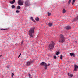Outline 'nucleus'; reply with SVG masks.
Wrapping results in <instances>:
<instances>
[{
	"label": "nucleus",
	"mask_w": 78,
	"mask_h": 78,
	"mask_svg": "<svg viewBox=\"0 0 78 78\" xmlns=\"http://www.w3.org/2000/svg\"><path fill=\"white\" fill-rule=\"evenodd\" d=\"M35 29V28L34 27L30 29L29 31V34L30 37H33V33H34Z\"/></svg>",
	"instance_id": "obj_1"
},
{
	"label": "nucleus",
	"mask_w": 78,
	"mask_h": 78,
	"mask_svg": "<svg viewBox=\"0 0 78 78\" xmlns=\"http://www.w3.org/2000/svg\"><path fill=\"white\" fill-rule=\"evenodd\" d=\"M65 41V37L62 35V34L60 35V39L59 40L60 43H63Z\"/></svg>",
	"instance_id": "obj_2"
},
{
	"label": "nucleus",
	"mask_w": 78,
	"mask_h": 78,
	"mask_svg": "<svg viewBox=\"0 0 78 78\" xmlns=\"http://www.w3.org/2000/svg\"><path fill=\"white\" fill-rule=\"evenodd\" d=\"M54 45L55 43L54 42H51L49 45L48 48L50 50H52L54 48Z\"/></svg>",
	"instance_id": "obj_3"
},
{
	"label": "nucleus",
	"mask_w": 78,
	"mask_h": 78,
	"mask_svg": "<svg viewBox=\"0 0 78 78\" xmlns=\"http://www.w3.org/2000/svg\"><path fill=\"white\" fill-rule=\"evenodd\" d=\"M30 5V1L28 0H27L25 2V6L26 7Z\"/></svg>",
	"instance_id": "obj_4"
},
{
	"label": "nucleus",
	"mask_w": 78,
	"mask_h": 78,
	"mask_svg": "<svg viewBox=\"0 0 78 78\" xmlns=\"http://www.w3.org/2000/svg\"><path fill=\"white\" fill-rule=\"evenodd\" d=\"M34 62L33 61H28L26 63L27 66H30V64H32V63Z\"/></svg>",
	"instance_id": "obj_5"
},
{
	"label": "nucleus",
	"mask_w": 78,
	"mask_h": 78,
	"mask_svg": "<svg viewBox=\"0 0 78 78\" xmlns=\"http://www.w3.org/2000/svg\"><path fill=\"white\" fill-rule=\"evenodd\" d=\"M18 3L20 5H22L23 4V1L22 0H19L18 1Z\"/></svg>",
	"instance_id": "obj_6"
},
{
	"label": "nucleus",
	"mask_w": 78,
	"mask_h": 78,
	"mask_svg": "<svg viewBox=\"0 0 78 78\" xmlns=\"http://www.w3.org/2000/svg\"><path fill=\"white\" fill-rule=\"evenodd\" d=\"M75 69L74 71L76 72L77 71V69H78V66L76 65H74Z\"/></svg>",
	"instance_id": "obj_7"
},
{
	"label": "nucleus",
	"mask_w": 78,
	"mask_h": 78,
	"mask_svg": "<svg viewBox=\"0 0 78 78\" xmlns=\"http://www.w3.org/2000/svg\"><path fill=\"white\" fill-rule=\"evenodd\" d=\"M71 28V27L70 26H67L66 27H65V29H66V30H69V29H70Z\"/></svg>",
	"instance_id": "obj_8"
},
{
	"label": "nucleus",
	"mask_w": 78,
	"mask_h": 78,
	"mask_svg": "<svg viewBox=\"0 0 78 78\" xmlns=\"http://www.w3.org/2000/svg\"><path fill=\"white\" fill-rule=\"evenodd\" d=\"M70 56H73L74 57H75V55L74 53H70Z\"/></svg>",
	"instance_id": "obj_9"
},
{
	"label": "nucleus",
	"mask_w": 78,
	"mask_h": 78,
	"mask_svg": "<svg viewBox=\"0 0 78 78\" xmlns=\"http://www.w3.org/2000/svg\"><path fill=\"white\" fill-rule=\"evenodd\" d=\"M15 1L16 0H13L12 1H10V2L11 4H13L14 3H15Z\"/></svg>",
	"instance_id": "obj_10"
},
{
	"label": "nucleus",
	"mask_w": 78,
	"mask_h": 78,
	"mask_svg": "<svg viewBox=\"0 0 78 78\" xmlns=\"http://www.w3.org/2000/svg\"><path fill=\"white\" fill-rule=\"evenodd\" d=\"M66 12V10H65V8H64L62 10V13L63 14L65 13Z\"/></svg>",
	"instance_id": "obj_11"
},
{
	"label": "nucleus",
	"mask_w": 78,
	"mask_h": 78,
	"mask_svg": "<svg viewBox=\"0 0 78 78\" xmlns=\"http://www.w3.org/2000/svg\"><path fill=\"white\" fill-rule=\"evenodd\" d=\"M48 25L49 27H51L52 26L53 24L52 23H48Z\"/></svg>",
	"instance_id": "obj_12"
},
{
	"label": "nucleus",
	"mask_w": 78,
	"mask_h": 78,
	"mask_svg": "<svg viewBox=\"0 0 78 78\" xmlns=\"http://www.w3.org/2000/svg\"><path fill=\"white\" fill-rule=\"evenodd\" d=\"M40 20V19L38 17H37L35 18V20L36 21H38Z\"/></svg>",
	"instance_id": "obj_13"
},
{
	"label": "nucleus",
	"mask_w": 78,
	"mask_h": 78,
	"mask_svg": "<svg viewBox=\"0 0 78 78\" xmlns=\"http://www.w3.org/2000/svg\"><path fill=\"white\" fill-rule=\"evenodd\" d=\"M45 64H46L45 63V62H42L40 64L41 65V66H44L45 65Z\"/></svg>",
	"instance_id": "obj_14"
},
{
	"label": "nucleus",
	"mask_w": 78,
	"mask_h": 78,
	"mask_svg": "<svg viewBox=\"0 0 78 78\" xmlns=\"http://www.w3.org/2000/svg\"><path fill=\"white\" fill-rule=\"evenodd\" d=\"M44 66H45V70L47 69V65L46 63V64H45V65H44Z\"/></svg>",
	"instance_id": "obj_15"
},
{
	"label": "nucleus",
	"mask_w": 78,
	"mask_h": 78,
	"mask_svg": "<svg viewBox=\"0 0 78 78\" xmlns=\"http://www.w3.org/2000/svg\"><path fill=\"white\" fill-rule=\"evenodd\" d=\"M30 20H31L34 22H35V20H34L33 19V17H30Z\"/></svg>",
	"instance_id": "obj_16"
},
{
	"label": "nucleus",
	"mask_w": 78,
	"mask_h": 78,
	"mask_svg": "<svg viewBox=\"0 0 78 78\" xmlns=\"http://www.w3.org/2000/svg\"><path fill=\"white\" fill-rule=\"evenodd\" d=\"M71 0H69V1L68 2V5H70V2L71 1Z\"/></svg>",
	"instance_id": "obj_17"
},
{
	"label": "nucleus",
	"mask_w": 78,
	"mask_h": 78,
	"mask_svg": "<svg viewBox=\"0 0 78 78\" xmlns=\"http://www.w3.org/2000/svg\"><path fill=\"white\" fill-rule=\"evenodd\" d=\"M63 58V56L62 55H61L60 56V59L62 60V59Z\"/></svg>",
	"instance_id": "obj_18"
},
{
	"label": "nucleus",
	"mask_w": 78,
	"mask_h": 78,
	"mask_svg": "<svg viewBox=\"0 0 78 78\" xmlns=\"http://www.w3.org/2000/svg\"><path fill=\"white\" fill-rule=\"evenodd\" d=\"M75 0H73V2H72V5H73L74 4V3L75 2Z\"/></svg>",
	"instance_id": "obj_19"
},
{
	"label": "nucleus",
	"mask_w": 78,
	"mask_h": 78,
	"mask_svg": "<svg viewBox=\"0 0 78 78\" xmlns=\"http://www.w3.org/2000/svg\"><path fill=\"white\" fill-rule=\"evenodd\" d=\"M14 74L13 73H12V75H11L12 78H13V77L14 76Z\"/></svg>",
	"instance_id": "obj_20"
},
{
	"label": "nucleus",
	"mask_w": 78,
	"mask_h": 78,
	"mask_svg": "<svg viewBox=\"0 0 78 78\" xmlns=\"http://www.w3.org/2000/svg\"><path fill=\"white\" fill-rule=\"evenodd\" d=\"M17 13H20V11L19 10H16V11Z\"/></svg>",
	"instance_id": "obj_21"
},
{
	"label": "nucleus",
	"mask_w": 78,
	"mask_h": 78,
	"mask_svg": "<svg viewBox=\"0 0 78 78\" xmlns=\"http://www.w3.org/2000/svg\"><path fill=\"white\" fill-rule=\"evenodd\" d=\"M60 54L59 52H57L56 53V55H58V54Z\"/></svg>",
	"instance_id": "obj_22"
},
{
	"label": "nucleus",
	"mask_w": 78,
	"mask_h": 78,
	"mask_svg": "<svg viewBox=\"0 0 78 78\" xmlns=\"http://www.w3.org/2000/svg\"><path fill=\"white\" fill-rule=\"evenodd\" d=\"M69 76H70V77H73V75L71 74Z\"/></svg>",
	"instance_id": "obj_23"
},
{
	"label": "nucleus",
	"mask_w": 78,
	"mask_h": 78,
	"mask_svg": "<svg viewBox=\"0 0 78 78\" xmlns=\"http://www.w3.org/2000/svg\"><path fill=\"white\" fill-rule=\"evenodd\" d=\"M75 20H78V16L76 18Z\"/></svg>",
	"instance_id": "obj_24"
},
{
	"label": "nucleus",
	"mask_w": 78,
	"mask_h": 78,
	"mask_svg": "<svg viewBox=\"0 0 78 78\" xmlns=\"http://www.w3.org/2000/svg\"><path fill=\"white\" fill-rule=\"evenodd\" d=\"M11 7L12 8H15V6L13 5Z\"/></svg>",
	"instance_id": "obj_25"
},
{
	"label": "nucleus",
	"mask_w": 78,
	"mask_h": 78,
	"mask_svg": "<svg viewBox=\"0 0 78 78\" xmlns=\"http://www.w3.org/2000/svg\"><path fill=\"white\" fill-rule=\"evenodd\" d=\"M48 16H49L51 15V14L49 13V12H48Z\"/></svg>",
	"instance_id": "obj_26"
},
{
	"label": "nucleus",
	"mask_w": 78,
	"mask_h": 78,
	"mask_svg": "<svg viewBox=\"0 0 78 78\" xmlns=\"http://www.w3.org/2000/svg\"><path fill=\"white\" fill-rule=\"evenodd\" d=\"M23 42H24L23 41H22L21 43V45L23 44Z\"/></svg>",
	"instance_id": "obj_27"
},
{
	"label": "nucleus",
	"mask_w": 78,
	"mask_h": 78,
	"mask_svg": "<svg viewBox=\"0 0 78 78\" xmlns=\"http://www.w3.org/2000/svg\"><path fill=\"white\" fill-rule=\"evenodd\" d=\"M20 8H21V7L20 6H18L17 9H20Z\"/></svg>",
	"instance_id": "obj_28"
},
{
	"label": "nucleus",
	"mask_w": 78,
	"mask_h": 78,
	"mask_svg": "<svg viewBox=\"0 0 78 78\" xmlns=\"http://www.w3.org/2000/svg\"><path fill=\"white\" fill-rule=\"evenodd\" d=\"M54 59H55L57 58V57L56 56H54Z\"/></svg>",
	"instance_id": "obj_29"
},
{
	"label": "nucleus",
	"mask_w": 78,
	"mask_h": 78,
	"mask_svg": "<svg viewBox=\"0 0 78 78\" xmlns=\"http://www.w3.org/2000/svg\"><path fill=\"white\" fill-rule=\"evenodd\" d=\"M29 77H31V75L30 73H29Z\"/></svg>",
	"instance_id": "obj_30"
},
{
	"label": "nucleus",
	"mask_w": 78,
	"mask_h": 78,
	"mask_svg": "<svg viewBox=\"0 0 78 78\" xmlns=\"http://www.w3.org/2000/svg\"><path fill=\"white\" fill-rule=\"evenodd\" d=\"M21 55V53L19 55V56H18V58H19L20 57V55Z\"/></svg>",
	"instance_id": "obj_31"
},
{
	"label": "nucleus",
	"mask_w": 78,
	"mask_h": 78,
	"mask_svg": "<svg viewBox=\"0 0 78 78\" xmlns=\"http://www.w3.org/2000/svg\"><path fill=\"white\" fill-rule=\"evenodd\" d=\"M0 30H5V29H0Z\"/></svg>",
	"instance_id": "obj_32"
},
{
	"label": "nucleus",
	"mask_w": 78,
	"mask_h": 78,
	"mask_svg": "<svg viewBox=\"0 0 78 78\" xmlns=\"http://www.w3.org/2000/svg\"><path fill=\"white\" fill-rule=\"evenodd\" d=\"M50 65V64H49L47 66H49Z\"/></svg>",
	"instance_id": "obj_33"
},
{
	"label": "nucleus",
	"mask_w": 78,
	"mask_h": 78,
	"mask_svg": "<svg viewBox=\"0 0 78 78\" xmlns=\"http://www.w3.org/2000/svg\"><path fill=\"white\" fill-rule=\"evenodd\" d=\"M68 76H69V73H68Z\"/></svg>",
	"instance_id": "obj_34"
},
{
	"label": "nucleus",
	"mask_w": 78,
	"mask_h": 78,
	"mask_svg": "<svg viewBox=\"0 0 78 78\" xmlns=\"http://www.w3.org/2000/svg\"><path fill=\"white\" fill-rule=\"evenodd\" d=\"M29 78H32V77H30Z\"/></svg>",
	"instance_id": "obj_35"
}]
</instances>
